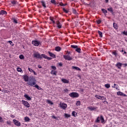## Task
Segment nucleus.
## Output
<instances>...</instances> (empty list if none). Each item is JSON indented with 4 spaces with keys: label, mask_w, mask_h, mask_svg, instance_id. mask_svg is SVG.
<instances>
[{
    "label": "nucleus",
    "mask_w": 127,
    "mask_h": 127,
    "mask_svg": "<svg viewBox=\"0 0 127 127\" xmlns=\"http://www.w3.org/2000/svg\"><path fill=\"white\" fill-rule=\"evenodd\" d=\"M27 84H28V85H29L30 86H33V87H35V88H36L38 90H42V88H41V87H40L37 84H36V82H35V81L31 82L30 81H29L27 83Z\"/></svg>",
    "instance_id": "1"
},
{
    "label": "nucleus",
    "mask_w": 127,
    "mask_h": 127,
    "mask_svg": "<svg viewBox=\"0 0 127 127\" xmlns=\"http://www.w3.org/2000/svg\"><path fill=\"white\" fill-rule=\"evenodd\" d=\"M100 121H101L102 124H105V120L104 119V117L103 116L101 115L98 117L97 119L96 120V123H100Z\"/></svg>",
    "instance_id": "2"
},
{
    "label": "nucleus",
    "mask_w": 127,
    "mask_h": 127,
    "mask_svg": "<svg viewBox=\"0 0 127 127\" xmlns=\"http://www.w3.org/2000/svg\"><path fill=\"white\" fill-rule=\"evenodd\" d=\"M32 44H33L34 46H39V45H41V42L38 40H33L32 41Z\"/></svg>",
    "instance_id": "3"
},
{
    "label": "nucleus",
    "mask_w": 127,
    "mask_h": 127,
    "mask_svg": "<svg viewBox=\"0 0 127 127\" xmlns=\"http://www.w3.org/2000/svg\"><path fill=\"white\" fill-rule=\"evenodd\" d=\"M69 96L71 97V98H78L79 97V94L77 92H71L69 94Z\"/></svg>",
    "instance_id": "4"
},
{
    "label": "nucleus",
    "mask_w": 127,
    "mask_h": 127,
    "mask_svg": "<svg viewBox=\"0 0 127 127\" xmlns=\"http://www.w3.org/2000/svg\"><path fill=\"white\" fill-rule=\"evenodd\" d=\"M60 108H61V109H63V110H66V109H67V107H68V106L65 103H61V102L60 103Z\"/></svg>",
    "instance_id": "5"
},
{
    "label": "nucleus",
    "mask_w": 127,
    "mask_h": 127,
    "mask_svg": "<svg viewBox=\"0 0 127 127\" xmlns=\"http://www.w3.org/2000/svg\"><path fill=\"white\" fill-rule=\"evenodd\" d=\"M71 48L75 49V51H76V52H78V53H81V49H80V48H78V46L71 45Z\"/></svg>",
    "instance_id": "6"
},
{
    "label": "nucleus",
    "mask_w": 127,
    "mask_h": 127,
    "mask_svg": "<svg viewBox=\"0 0 127 127\" xmlns=\"http://www.w3.org/2000/svg\"><path fill=\"white\" fill-rule=\"evenodd\" d=\"M13 122L15 126H16V127H20L21 126L20 122L15 119L13 120Z\"/></svg>",
    "instance_id": "7"
},
{
    "label": "nucleus",
    "mask_w": 127,
    "mask_h": 127,
    "mask_svg": "<svg viewBox=\"0 0 127 127\" xmlns=\"http://www.w3.org/2000/svg\"><path fill=\"white\" fill-rule=\"evenodd\" d=\"M22 104L24 105V106H25L26 108H29V107H30V105L26 101L22 100Z\"/></svg>",
    "instance_id": "8"
},
{
    "label": "nucleus",
    "mask_w": 127,
    "mask_h": 127,
    "mask_svg": "<svg viewBox=\"0 0 127 127\" xmlns=\"http://www.w3.org/2000/svg\"><path fill=\"white\" fill-rule=\"evenodd\" d=\"M64 58L65 59V60H68V61H71V60H72V57L69 55H64Z\"/></svg>",
    "instance_id": "9"
},
{
    "label": "nucleus",
    "mask_w": 127,
    "mask_h": 127,
    "mask_svg": "<svg viewBox=\"0 0 127 127\" xmlns=\"http://www.w3.org/2000/svg\"><path fill=\"white\" fill-rule=\"evenodd\" d=\"M117 96H123V97H127V95L126 94H125L121 91L117 92Z\"/></svg>",
    "instance_id": "10"
},
{
    "label": "nucleus",
    "mask_w": 127,
    "mask_h": 127,
    "mask_svg": "<svg viewBox=\"0 0 127 127\" xmlns=\"http://www.w3.org/2000/svg\"><path fill=\"white\" fill-rule=\"evenodd\" d=\"M33 56H34V57H35V58H40V54L38 52H36V53H34Z\"/></svg>",
    "instance_id": "11"
},
{
    "label": "nucleus",
    "mask_w": 127,
    "mask_h": 127,
    "mask_svg": "<svg viewBox=\"0 0 127 127\" xmlns=\"http://www.w3.org/2000/svg\"><path fill=\"white\" fill-rule=\"evenodd\" d=\"M58 28H62V24L59 21H57L56 22Z\"/></svg>",
    "instance_id": "12"
},
{
    "label": "nucleus",
    "mask_w": 127,
    "mask_h": 127,
    "mask_svg": "<svg viewBox=\"0 0 127 127\" xmlns=\"http://www.w3.org/2000/svg\"><path fill=\"white\" fill-rule=\"evenodd\" d=\"M48 54H49V56L50 57H52V58H56V55L54 54L51 53V52H48Z\"/></svg>",
    "instance_id": "13"
},
{
    "label": "nucleus",
    "mask_w": 127,
    "mask_h": 127,
    "mask_svg": "<svg viewBox=\"0 0 127 127\" xmlns=\"http://www.w3.org/2000/svg\"><path fill=\"white\" fill-rule=\"evenodd\" d=\"M61 81L63 82V83H64L65 84H69V80L68 79L62 78Z\"/></svg>",
    "instance_id": "14"
},
{
    "label": "nucleus",
    "mask_w": 127,
    "mask_h": 127,
    "mask_svg": "<svg viewBox=\"0 0 127 127\" xmlns=\"http://www.w3.org/2000/svg\"><path fill=\"white\" fill-rule=\"evenodd\" d=\"M87 109H88V110H90V111H95V110H97V109H98V108L93 107V106H90V107H88L87 108Z\"/></svg>",
    "instance_id": "15"
},
{
    "label": "nucleus",
    "mask_w": 127,
    "mask_h": 127,
    "mask_svg": "<svg viewBox=\"0 0 127 127\" xmlns=\"http://www.w3.org/2000/svg\"><path fill=\"white\" fill-rule=\"evenodd\" d=\"M123 65V64L121 63H118L116 64V66L118 68V69H121L122 68V65Z\"/></svg>",
    "instance_id": "16"
},
{
    "label": "nucleus",
    "mask_w": 127,
    "mask_h": 127,
    "mask_svg": "<svg viewBox=\"0 0 127 127\" xmlns=\"http://www.w3.org/2000/svg\"><path fill=\"white\" fill-rule=\"evenodd\" d=\"M23 79L25 81V82H28V80H29V77L27 75H24L23 76Z\"/></svg>",
    "instance_id": "17"
},
{
    "label": "nucleus",
    "mask_w": 127,
    "mask_h": 127,
    "mask_svg": "<svg viewBox=\"0 0 127 127\" xmlns=\"http://www.w3.org/2000/svg\"><path fill=\"white\" fill-rule=\"evenodd\" d=\"M24 98H26V99L28 100V101H31V98L27 95V94H25L24 95Z\"/></svg>",
    "instance_id": "18"
},
{
    "label": "nucleus",
    "mask_w": 127,
    "mask_h": 127,
    "mask_svg": "<svg viewBox=\"0 0 127 127\" xmlns=\"http://www.w3.org/2000/svg\"><path fill=\"white\" fill-rule=\"evenodd\" d=\"M51 74H52V75H55V76H56L57 75V71L56 70H52L51 71Z\"/></svg>",
    "instance_id": "19"
},
{
    "label": "nucleus",
    "mask_w": 127,
    "mask_h": 127,
    "mask_svg": "<svg viewBox=\"0 0 127 127\" xmlns=\"http://www.w3.org/2000/svg\"><path fill=\"white\" fill-rule=\"evenodd\" d=\"M42 58H44L45 59H46L47 58V56L44 54L40 55L39 59H42Z\"/></svg>",
    "instance_id": "20"
},
{
    "label": "nucleus",
    "mask_w": 127,
    "mask_h": 127,
    "mask_svg": "<svg viewBox=\"0 0 127 127\" xmlns=\"http://www.w3.org/2000/svg\"><path fill=\"white\" fill-rule=\"evenodd\" d=\"M55 18L53 17H50V20L52 21V23H53V24H55V20H54Z\"/></svg>",
    "instance_id": "21"
},
{
    "label": "nucleus",
    "mask_w": 127,
    "mask_h": 127,
    "mask_svg": "<svg viewBox=\"0 0 127 127\" xmlns=\"http://www.w3.org/2000/svg\"><path fill=\"white\" fill-rule=\"evenodd\" d=\"M72 69H75V70H77V71H81V69L77 66H72Z\"/></svg>",
    "instance_id": "22"
},
{
    "label": "nucleus",
    "mask_w": 127,
    "mask_h": 127,
    "mask_svg": "<svg viewBox=\"0 0 127 127\" xmlns=\"http://www.w3.org/2000/svg\"><path fill=\"white\" fill-rule=\"evenodd\" d=\"M55 51H58V52L61 51V47H60L59 46L56 47L55 48Z\"/></svg>",
    "instance_id": "23"
},
{
    "label": "nucleus",
    "mask_w": 127,
    "mask_h": 127,
    "mask_svg": "<svg viewBox=\"0 0 127 127\" xmlns=\"http://www.w3.org/2000/svg\"><path fill=\"white\" fill-rule=\"evenodd\" d=\"M42 3V5L43 6V7L46 8V4L45 3V2L43 0L41 1Z\"/></svg>",
    "instance_id": "24"
},
{
    "label": "nucleus",
    "mask_w": 127,
    "mask_h": 127,
    "mask_svg": "<svg viewBox=\"0 0 127 127\" xmlns=\"http://www.w3.org/2000/svg\"><path fill=\"white\" fill-rule=\"evenodd\" d=\"M71 115L72 117L76 118V116H77V112L75 111H72Z\"/></svg>",
    "instance_id": "25"
},
{
    "label": "nucleus",
    "mask_w": 127,
    "mask_h": 127,
    "mask_svg": "<svg viewBox=\"0 0 127 127\" xmlns=\"http://www.w3.org/2000/svg\"><path fill=\"white\" fill-rule=\"evenodd\" d=\"M118 84L115 83L114 86H112V88H115L116 90L119 91V88H118Z\"/></svg>",
    "instance_id": "26"
},
{
    "label": "nucleus",
    "mask_w": 127,
    "mask_h": 127,
    "mask_svg": "<svg viewBox=\"0 0 127 127\" xmlns=\"http://www.w3.org/2000/svg\"><path fill=\"white\" fill-rule=\"evenodd\" d=\"M113 27L115 29H117L118 28V24L116 23H113Z\"/></svg>",
    "instance_id": "27"
},
{
    "label": "nucleus",
    "mask_w": 127,
    "mask_h": 127,
    "mask_svg": "<svg viewBox=\"0 0 127 127\" xmlns=\"http://www.w3.org/2000/svg\"><path fill=\"white\" fill-rule=\"evenodd\" d=\"M25 122H29L30 121V119L28 118V117H26L24 118Z\"/></svg>",
    "instance_id": "28"
},
{
    "label": "nucleus",
    "mask_w": 127,
    "mask_h": 127,
    "mask_svg": "<svg viewBox=\"0 0 127 127\" xmlns=\"http://www.w3.org/2000/svg\"><path fill=\"white\" fill-rule=\"evenodd\" d=\"M64 117L66 119H68V118H70V117H71V115H70V114L65 113L64 114Z\"/></svg>",
    "instance_id": "29"
},
{
    "label": "nucleus",
    "mask_w": 127,
    "mask_h": 127,
    "mask_svg": "<svg viewBox=\"0 0 127 127\" xmlns=\"http://www.w3.org/2000/svg\"><path fill=\"white\" fill-rule=\"evenodd\" d=\"M0 14H2V15L6 14V11H4V10H1V11L0 12Z\"/></svg>",
    "instance_id": "30"
},
{
    "label": "nucleus",
    "mask_w": 127,
    "mask_h": 127,
    "mask_svg": "<svg viewBox=\"0 0 127 127\" xmlns=\"http://www.w3.org/2000/svg\"><path fill=\"white\" fill-rule=\"evenodd\" d=\"M63 10L64 12H65V13H68V12H69V10H68L67 9H66L65 8H64L63 9Z\"/></svg>",
    "instance_id": "31"
},
{
    "label": "nucleus",
    "mask_w": 127,
    "mask_h": 127,
    "mask_svg": "<svg viewBox=\"0 0 127 127\" xmlns=\"http://www.w3.org/2000/svg\"><path fill=\"white\" fill-rule=\"evenodd\" d=\"M80 105H81V101H77L76 102V106H77V107H78V106H80Z\"/></svg>",
    "instance_id": "32"
},
{
    "label": "nucleus",
    "mask_w": 127,
    "mask_h": 127,
    "mask_svg": "<svg viewBox=\"0 0 127 127\" xmlns=\"http://www.w3.org/2000/svg\"><path fill=\"white\" fill-rule=\"evenodd\" d=\"M102 12H103V13H104L105 14H106V13H107L108 11H107V10L105 9H101Z\"/></svg>",
    "instance_id": "33"
},
{
    "label": "nucleus",
    "mask_w": 127,
    "mask_h": 127,
    "mask_svg": "<svg viewBox=\"0 0 127 127\" xmlns=\"http://www.w3.org/2000/svg\"><path fill=\"white\" fill-rule=\"evenodd\" d=\"M2 93H7V94H9V93H10V92L8 90H3L2 91Z\"/></svg>",
    "instance_id": "34"
},
{
    "label": "nucleus",
    "mask_w": 127,
    "mask_h": 127,
    "mask_svg": "<svg viewBox=\"0 0 127 127\" xmlns=\"http://www.w3.org/2000/svg\"><path fill=\"white\" fill-rule=\"evenodd\" d=\"M111 87V85H110L109 84H105V87L107 88V89H109Z\"/></svg>",
    "instance_id": "35"
},
{
    "label": "nucleus",
    "mask_w": 127,
    "mask_h": 127,
    "mask_svg": "<svg viewBox=\"0 0 127 127\" xmlns=\"http://www.w3.org/2000/svg\"><path fill=\"white\" fill-rule=\"evenodd\" d=\"M17 71L18 72H20V73H21V72H22V69H21V68H20V67H17Z\"/></svg>",
    "instance_id": "36"
},
{
    "label": "nucleus",
    "mask_w": 127,
    "mask_h": 127,
    "mask_svg": "<svg viewBox=\"0 0 127 127\" xmlns=\"http://www.w3.org/2000/svg\"><path fill=\"white\" fill-rule=\"evenodd\" d=\"M112 54L113 55H115V56H118V53H117V51H115L114 52H112Z\"/></svg>",
    "instance_id": "37"
},
{
    "label": "nucleus",
    "mask_w": 127,
    "mask_h": 127,
    "mask_svg": "<svg viewBox=\"0 0 127 127\" xmlns=\"http://www.w3.org/2000/svg\"><path fill=\"white\" fill-rule=\"evenodd\" d=\"M98 34L100 37H103V33H102V32L98 31Z\"/></svg>",
    "instance_id": "38"
},
{
    "label": "nucleus",
    "mask_w": 127,
    "mask_h": 127,
    "mask_svg": "<svg viewBox=\"0 0 127 127\" xmlns=\"http://www.w3.org/2000/svg\"><path fill=\"white\" fill-rule=\"evenodd\" d=\"M107 10L109 11H110V12H113V8L112 7H110V8H108L107 9Z\"/></svg>",
    "instance_id": "39"
},
{
    "label": "nucleus",
    "mask_w": 127,
    "mask_h": 127,
    "mask_svg": "<svg viewBox=\"0 0 127 127\" xmlns=\"http://www.w3.org/2000/svg\"><path fill=\"white\" fill-rule=\"evenodd\" d=\"M19 58H20V59H24V56L23 55H20L19 57Z\"/></svg>",
    "instance_id": "40"
},
{
    "label": "nucleus",
    "mask_w": 127,
    "mask_h": 127,
    "mask_svg": "<svg viewBox=\"0 0 127 127\" xmlns=\"http://www.w3.org/2000/svg\"><path fill=\"white\" fill-rule=\"evenodd\" d=\"M28 70L29 71L31 72V73H33V72H34V70H33V69H32V68H30L29 67H28Z\"/></svg>",
    "instance_id": "41"
},
{
    "label": "nucleus",
    "mask_w": 127,
    "mask_h": 127,
    "mask_svg": "<svg viewBox=\"0 0 127 127\" xmlns=\"http://www.w3.org/2000/svg\"><path fill=\"white\" fill-rule=\"evenodd\" d=\"M47 103L48 104H50L51 105H53V102H52V101L48 100H47Z\"/></svg>",
    "instance_id": "42"
},
{
    "label": "nucleus",
    "mask_w": 127,
    "mask_h": 127,
    "mask_svg": "<svg viewBox=\"0 0 127 127\" xmlns=\"http://www.w3.org/2000/svg\"><path fill=\"white\" fill-rule=\"evenodd\" d=\"M95 97V98H96L97 99H98L99 100H100L101 99V96L96 95Z\"/></svg>",
    "instance_id": "43"
},
{
    "label": "nucleus",
    "mask_w": 127,
    "mask_h": 127,
    "mask_svg": "<svg viewBox=\"0 0 127 127\" xmlns=\"http://www.w3.org/2000/svg\"><path fill=\"white\" fill-rule=\"evenodd\" d=\"M51 68L52 69H53V70H56V66H54V65H52L51 66Z\"/></svg>",
    "instance_id": "44"
},
{
    "label": "nucleus",
    "mask_w": 127,
    "mask_h": 127,
    "mask_svg": "<svg viewBox=\"0 0 127 127\" xmlns=\"http://www.w3.org/2000/svg\"><path fill=\"white\" fill-rule=\"evenodd\" d=\"M31 80L32 81H35V78H34V77H33V76H32V77H30V80L31 81Z\"/></svg>",
    "instance_id": "45"
},
{
    "label": "nucleus",
    "mask_w": 127,
    "mask_h": 127,
    "mask_svg": "<svg viewBox=\"0 0 127 127\" xmlns=\"http://www.w3.org/2000/svg\"><path fill=\"white\" fill-rule=\"evenodd\" d=\"M11 3H12V4H16V1H15V0H12V1H11Z\"/></svg>",
    "instance_id": "46"
},
{
    "label": "nucleus",
    "mask_w": 127,
    "mask_h": 127,
    "mask_svg": "<svg viewBox=\"0 0 127 127\" xmlns=\"http://www.w3.org/2000/svg\"><path fill=\"white\" fill-rule=\"evenodd\" d=\"M100 100H106V97H105L104 96H101Z\"/></svg>",
    "instance_id": "47"
},
{
    "label": "nucleus",
    "mask_w": 127,
    "mask_h": 127,
    "mask_svg": "<svg viewBox=\"0 0 127 127\" xmlns=\"http://www.w3.org/2000/svg\"><path fill=\"white\" fill-rule=\"evenodd\" d=\"M13 21L14 23H17V20L15 18L13 19Z\"/></svg>",
    "instance_id": "48"
},
{
    "label": "nucleus",
    "mask_w": 127,
    "mask_h": 127,
    "mask_svg": "<svg viewBox=\"0 0 127 127\" xmlns=\"http://www.w3.org/2000/svg\"><path fill=\"white\" fill-rule=\"evenodd\" d=\"M68 91H69V90H68V89H67V88H65V89H64V92L65 93L68 92Z\"/></svg>",
    "instance_id": "49"
},
{
    "label": "nucleus",
    "mask_w": 127,
    "mask_h": 127,
    "mask_svg": "<svg viewBox=\"0 0 127 127\" xmlns=\"http://www.w3.org/2000/svg\"><path fill=\"white\" fill-rule=\"evenodd\" d=\"M3 122V120L2 119V117H0V123H2Z\"/></svg>",
    "instance_id": "50"
},
{
    "label": "nucleus",
    "mask_w": 127,
    "mask_h": 127,
    "mask_svg": "<svg viewBox=\"0 0 127 127\" xmlns=\"http://www.w3.org/2000/svg\"><path fill=\"white\" fill-rule=\"evenodd\" d=\"M46 59H48V60H51L52 59V58H50V57H48L47 56V58H46Z\"/></svg>",
    "instance_id": "51"
},
{
    "label": "nucleus",
    "mask_w": 127,
    "mask_h": 127,
    "mask_svg": "<svg viewBox=\"0 0 127 127\" xmlns=\"http://www.w3.org/2000/svg\"><path fill=\"white\" fill-rule=\"evenodd\" d=\"M6 123L7 125H9V126H10L11 124V122H10V121H7Z\"/></svg>",
    "instance_id": "52"
},
{
    "label": "nucleus",
    "mask_w": 127,
    "mask_h": 127,
    "mask_svg": "<svg viewBox=\"0 0 127 127\" xmlns=\"http://www.w3.org/2000/svg\"><path fill=\"white\" fill-rule=\"evenodd\" d=\"M97 22L98 24H100V23H101V20H98L97 21Z\"/></svg>",
    "instance_id": "53"
},
{
    "label": "nucleus",
    "mask_w": 127,
    "mask_h": 127,
    "mask_svg": "<svg viewBox=\"0 0 127 127\" xmlns=\"http://www.w3.org/2000/svg\"><path fill=\"white\" fill-rule=\"evenodd\" d=\"M51 2L55 4V0H51Z\"/></svg>",
    "instance_id": "54"
},
{
    "label": "nucleus",
    "mask_w": 127,
    "mask_h": 127,
    "mask_svg": "<svg viewBox=\"0 0 127 127\" xmlns=\"http://www.w3.org/2000/svg\"><path fill=\"white\" fill-rule=\"evenodd\" d=\"M123 34H124L125 35H127V31H124L123 32Z\"/></svg>",
    "instance_id": "55"
},
{
    "label": "nucleus",
    "mask_w": 127,
    "mask_h": 127,
    "mask_svg": "<svg viewBox=\"0 0 127 127\" xmlns=\"http://www.w3.org/2000/svg\"><path fill=\"white\" fill-rule=\"evenodd\" d=\"M52 118L53 119H55V120H58V119H57V118L54 116H52Z\"/></svg>",
    "instance_id": "56"
},
{
    "label": "nucleus",
    "mask_w": 127,
    "mask_h": 127,
    "mask_svg": "<svg viewBox=\"0 0 127 127\" xmlns=\"http://www.w3.org/2000/svg\"><path fill=\"white\" fill-rule=\"evenodd\" d=\"M10 117L11 118H12V119H14V118H15V116H14V115H11Z\"/></svg>",
    "instance_id": "57"
},
{
    "label": "nucleus",
    "mask_w": 127,
    "mask_h": 127,
    "mask_svg": "<svg viewBox=\"0 0 127 127\" xmlns=\"http://www.w3.org/2000/svg\"><path fill=\"white\" fill-rule=\"evenodd\" d=\"M60 5H61V6H64V4H63V3H62V2L60 3Z\"/></svg>",
    "instance_id": "58"
},
{
    "label": "nucleus",
    "mask_w": 127,
    "mask_h": 127,
    "mask_svg": "<svg viewBox=\"0 0 127 127\" xmlns=\"http://www.w3.org/2000/svg\"><path fill=\"white\" fill-rule=\"evenodd\" d=\"M73 13H74V14L77 13V11H76V10H73Z\"/></svg>",
    "instance_id": "59"
},
{
    "label": "nucleus",
    "mask_w": 127,
    "mask_h": 127,
    "mask_svg": "<svg viewBox=\"0 0 127 127\" xmlns=\"http://www.w3.org/2000/svg\"><path fill=\"white\" fill-rule=\"evenodd\" d=\"M59 66H63V64H62V63H61L59 64Z\"/></svg>",
    "instance_id": "60"
},
{
    "label": "nucleus",
    "mask_w": 127,
    "mask_h": 127,
    "mask_svg": "<svg viewBox=\"0 0 127 127\" xmlns=\"http://www.w3.org/2000/svg\"><path fill=\"white\" fill-rule=\"evenodd\" d=\"M122 65H125V67H127V64H122Z\"/></svg>",
    "instance_id": "61"
},
{
    "label": "nucleus",
    "mask_w": 127,
    "mask_h": 127,
    "mask_svg": "<svg viewBox=\"0 0 127 127\" xmlns=\"http://www.w3.org/2000/svg\"><path fill=\"white\" fill-rule=\"evenodd\" d=\"M33 73H34V75H37L36 72L35 71H34Z\"/></svg>",
    "instance_id": "62"
},
{
    "label": "nucleus",
    "mask_w": 127,
    "mask_h": 127,
    "mask_svg": "<svg viewBox=\"0 0 127 127\" xmlns=\"http://www.w3.org/2000/svg\"><path fill=\"white\" fill-rule=\"evenodd\" d=\"M106 2L108 3L109 2V0H105Z\"/></svg>",
    "instance_id": "63"
},
{
    "label": "nucleus",
    "mask_w": 127,
    "mask_h": 127,
    "mask_svg": "<svg viewBox=\"0 0 127 127\" xmlns=\"http://www.w3.org/2000/svg\"><path fill=\"white\" fill-rule=\"evenodd\" d=\"M38 68H39V69H41V68H42L41 66L39 65L38 66Z\"/></svg>",
    "instance_id": "64"
}]
</instances>
